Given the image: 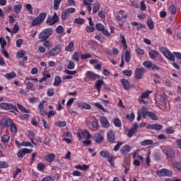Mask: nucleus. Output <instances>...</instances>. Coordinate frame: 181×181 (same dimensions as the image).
<instances>
[{
    "label": "nucleus",
    "instance_id": "2",
    "mask_svg": "<svg viewBox=\"0 0 181 181\" xmlns=\"http://www.w3.org/2000/svg\"><path fill=\"white\" fill-rule=\"evenodd\" d=\"M46 16H47V13L42 12L38 16H37L31 23L32 26H38L45 22V19H46Z\"/></svg>",
    "mask_w": 181,
    "mask_h": 181
},
{
    "label": "nucleus",
    "instance_id": "62",
    "mask_svg": "<svg viewBox=\"0 0 181 181\" xmlns=\"http://www.w3.org/2000/svg\"><path fill=\"white\" fill-rule=\"evenodd\" d=\"M74 22H75V23H77L78 25H83V23H84V19L77 18H75Z\"/></svg>",
    "mask_w": 181,
    "mask_h": 181
},
{
    "label": "nucleus",
    "instance_id": "51",
    "mask_svg": "<svg viewBox=\"0 0 181 181\" xmlns=\"http://www.w3.org/2000/svg\"><path fill=\"white\" fill-rule=\"evenodd\" d=\"M147 117H149V118H151V119H153V121H157L158 119V116H156L155 113L153 112H148V115H147Z\"/></svg>",
    "mask_w": 181,
    "mask_h": 181
},
{
    "label": "nucleus",
    "instance_id": "12",
    "mask_svg": "<svg viewBox=\"0 0 181 181\" xmlns=\"http://www.w3.org/2000/svg\"><path fill=\"white\" fill-rule=\"evenodd\" d=\"M149 94H152V91L146 90L141 93L140 98L138 99V101L140 104H148V101H145L144 98H149Z\"/></svg>",
    "mask_w": 181,
    "mask_h": 181
},
{
    "label": "nucleus",
    "instance_id": "61",
    "mask_svg": "<svg viewBox=\"0 0 181 181\" xmlns=\"http://www.w3.org/2000/svg\"><path fill=\"white\" fill-rule=\"evenodd\" d=\"M0 45L1 49H5V46H6V40L3 37H0Z\"/></svg>",
    "mask_w": 181,
    "mask_h": 181
},
{
    "label": "nucleus",
    "instance_id": "13",
    "mask_svg": "<svg viewBox=\"0 0 181 181\" xmlns=\"http://www.w3.org/2000/svg\"><path fill=\"white\" fill-rule=\"evenodd\" d=\"M32 152H33V149L25 148L18 151L17 156L19 158V159H22V158H23L26 153H32Z\"/></svg>",
    "mask_w": 181,
    "mask_h": 181
},
{
    "label": "nucleus",
    "instance_id": "4",
    "mask_svg": "<svg viewBox=\"0 0 181 181\" xmlns=\"http://www.w3.org/2000/svg\"><path fill=\"white\" fill-rule=\"evenodd\" d=\"M160 50L161 53L168 59V60H170V62H175L176 59L175 58V55L170 52L166 47H161L160 48Z\"/></svg>",
    "mask_w": 181,
    "mask_h": 181
},
{
    "label": "nucleus",
    "instance_id": "15",
    "mask_svg": "<svg viewBox=\"0 0 181 181\" xmlns=\"http://www.w3.org/2000/svg\"><path fill=\"white\" fill-rule=\"evenodd\" d=\"M12 122V119L4 118L0 120V126L3 127L4 128H9Z\"/></svg>",
    "mask_w": 181,
    "mask_h": 181
},
{
    "label": "nucleus",
    "instance_id": "64",
    "mask_svg": "<svg viewBox=\"0 0 181 181\" xmlns=\"http://www.w3.org/2000/svg\"><path fill=\"white\" fill-rule=\"evenodd\" d=\"M41 181H54V179H53V177L48 175L42 178Z\"/></svg>",
    "mask_w": 181,
    "mask_h": 181
},
{
    "label": "nucleus",
    "instance_id": "3",
    "mask_svg": "<svg viewBox=\"0 0 181 181\" xmlns=\"http://www.w3.org/2000/svg\"><path fill=\"white\" fill-rule=\"evenodd\" d=\"M0 108L1 110H4V111H10L13 110V111H16V112H19L18 107L16 105H14L12 103H0Z\"/></svg>",
    "mask_w": 181,
    "mask_h": 181
},
{
    "label": "nucleus",
    "instance_id": "50",
    "mask_svg": "<svg viewBox=\"0 0 181 181\" xmlns=\"http://www.w3.org/2000/svg\"><path fill=\"white\" fill-rule=\"evenodd\" d=\"M153 64L150 61H145L143 62L144 67H146V69H152V66Z\"/></svg>",
    "mask_w": 181,
    "mask_h": 181
},
{
    "label": "nucleus",
    "instance_id": "33",
    "mask_svg": "<svg viewBox=\"0 0 181 181\" xmlns=\"http://www.w3.org/2000/svg\"><path fill=\"white\" fill-rule=\"evenodd\" d=\"M76 169H79L80 170H88L90 169V165L83 164V165H76L75 166Z\"/></svg>",
    "mask_w": 181,
    "mask_h": 181
},
{
    "label": "nucleus",
    "instance_id": "16",
    "mask_svg": "<svg viewBox=\"0 0 181 181\" xmlns=\"http://www.w3.org/2000/svg\"><path fill=\"white\" fill-rule=\"evenodd\" d=\"M62 50V47H60L59 45H57L54 48H52L49 52V56H57L59 53H60V51Z\"/></svg>",
    "mask_w": 181,
    "mask_h": 181
},
{
    "label": "nucleus",
    "instance_id": "28",
    "mask_svg": "<svg viewBox=\"0 0 181 181\" xmlns=\"http://www.w3.org/2000/svg\"><path fill=\"white\" fill-rule=\"evenodd\" d=\"M148 55L149 57L151 58L152 59H156V57H159V52L156 50L151 49L148 52Z\"/></svg>",
    "mask_w": 181,
    "mask_h": 181
},
{
    "label": "nucleus",
    "instance_id": "8",
    "mask_svg": "<svg viewBox=\"0 0 181 181\" xmlns=\"http://www.w3.org/2000/svg\"><path fill=\"white\" fill-rule=\"evenodd\" d=\"M172 173H173L171 170L166 168H163L156 171V175H158V176L160 177H163L165 176H167L168 177H172Z\"/></svg>",
    "mask_w": 181,
    "mask_h": 181
},
{
    "label": "nucleus",
    "instance_id": "57",
    "mask_svg": "<svg viewBox=\"0 0 181 181\" xmlns=\"http://www.w3.org/2000/svg\"><path fill=\"white\" fill-rule=\"evenodd\" d=\"M86 30L87 33H93V32L95 30V28L93 27V25H87L86 28Z\"/></svg>",
    "mask_w": 181,
    "mask_h": 181
},
{
    "label": "nucleus",
    "instance_id": "56",
    "mask_svg": "<svg viewBox=\"0 0 181 181\" xmlns=\"http://www.w3.org/2000/svg\"><path fill=\"white\" fill-rule=\"evenodd\" d=\"M122 74L126 76V77H131L132 76V70H124Z\"/></svg>",
    "mask_w": 181,
    "mask_h": 181
},
{
    "label": "nucleus",
    "instance_id": "60",
    "mask_svg": "<svg viewBox=\"0 0 181 181\" xmlns=\"http://www.w3.org/2000/svg\"><path fill=\"white\" fill-rule=\"evenodd\" d=\"M126 118H127V119H130L131 122H132V121H134V119H135V113L131 112L130 115H127Z\"/></svg>",
    "mask_w": 181,
    "mask_h": 181
},
{
    "label": "nucleus",
    "instance_id": "29",
    "mask_svg": "<svg viewBox=\"0 0 181 181\" xmlns=\"http://www.w3.org/2000/svg\"><path fill=\"white\" fill-rule=\"evenodd\" d=\"M28 136L30 138V141L32 144H33V145H35V146H37V145H39V144L35 143V132H33V131H30L28 132Z\"/></svg>",
    "mask_w": 181,
    "mask_h": 181
},
{
    "label": "nucleus",
    "instance_id": "9",
    "mask_svg": "<svg viewBox=\"0 0 181 181\" xmlns=\"http://www.w3.org/2000/svg\"><path fill=\"white\" fill-rule=\"evenodd\" d=\"M146 73L145 68H137L134 71V77L136 80H141L144 78V74Z\"/></svg>",
    "mask_w": 181,
    "mask_h": 181
},
{
    "label": "nucleus",
    "instance_id": "22",
    "mask_svg": "<svg viewBox=\"0 0 181 181\" xmlns=\"http://www.w3.org/2000/svg\"><path fill=\"white\" fill-rule=\"evenodd\" d=\"M76 105H78L79 108H82L83 110H91V105L84 102H78L76 103Z\"/></svg>",
    "mask_w": 181,
    "mask_h": 181
},
{
    "label": "nucleus",
    "instance_id": "39",
    "mask_svg": "<svg viewBox=\"0 0 181 181\" xmlns=\"http://www.w3.org/2000/svg\"><path fill=\"white\" fill-rule=\"evenodd\" d=\"M60 84H62V78L59 76H55L53 86L57 87L58 86H60Z\"/></svg>",
    "mask_w": 181,
    "mask_h": 181
},
{
    "label": "nucleus",
    "instance_id": "42",
    "mask_svg": "<svg viewBox=\"0 0 181 181\" xmlns=\"http://www.w3.org/2000/svg\"><path fill=\"white\" fill-rule=\"evenodd\" d=\"M10 131L14 134L18 132V127H16V124H15L13 122H12L11 124L10 125Z\"/></svg>",
    "mask_w": 181,
    "mask_h": 181
},
{
    "label": "nucleus",
    "instance_id": "14",
    "mask_svg": "<svg viewBox=\"0 0 181 181\" xmlns=\"http://www.w3.org/2000/svg\"><path fill=\"white\" fill-rule=\"evenodd\" d=\"M138 123L134 122L132 125V127L130 128L128 131V134H127V136L128 138H132V136H134V135L135 134V132H136V131H138Z\"/></svg>",
    "mask_w": 181,
    "mask_h": 181
},
{
    "label": "nucleus",
    "instance_id": "54",
    "mask_svg": "<svg viewBox=\"0 0 181 181\" xmlns=\"http://www.w3.org/2000/svg\"><path fill=\"white\" fill-rule=\"evenodd\" d=\"M26 54V52H25L24 50L22 51H19L17 53L16 57L17 59H23V57Z\"/></svg>",
    "mask_w": 181,
    "mask_h": 181
},
{
    "label": "nucleus",
    "instance_id": "58",
    "mask_svg": "<svg viewBox=\"0 0 181 181\" xmlns=\"http://www.w3.org/2000/svg\"><path fill=\"white\" fill-rule=\"evenodd\" d=\"M101 5L100 4V3H97L93 8V13H97V12H98V11H100V8Z\"/></svg>",
    "mask_w": 181,
    "mask_h": 181
},
{
    "label": "nucleus",
    "instance_id": "35",
    "mask_svg": "<svg viewBox=\"0 0 181 181\" xmlns=\"http://www.w3.org/2000/svg\"><path fill=\"white\" fill-rule=\"evenodd\" d=\"M100 156H102V158H105L106 159H108V158H110V156H111V153H110V151L105 150L101 151L100 152Z\"/></svg>",
    "mask_w": 181,
    "mask_h": 181
},
{
    "label": "nucleus",
    "instance_id": "25",
    "mask_svg": "<svg viewBox=\"0 0 181 181\" xmlns=\"http://www.w3.org/2000/svg\"><path fill=\"white\" fill-rule=\"evenodd\" d=\"M103 86H104V80L99 79L96 81L95 84V88H96L98 93H100V91H101V87H103Z\"/></svg>",
    "mask_w": 181,
    "mask_h": 181
},
{
    "label": "nucleus",
    "instance_id": "34",
    "mask_svg": "<svg viewBox=\"0 0 181 181\" xmlns=\"http://www.w3.org/2000/svg\"><path fill=\"white\" fill-rule=\"evenodd\" d=\"M115 159H117V157L113 155H110L109 158H107V162H109L110 165H112V168L115 167V163L114 162Z\"/></svg>",
    "mask_w": 181,
    "mask_h": 181
},
{
    "label": "nucleus",
    "instance_id": "27",
    "mask_svg": "<svg viewBox=\"0 0 181 181\" xmlns=\"http://www.w3.org/2000/svg\"><path fill=\"white\" fill-rule=\"evenodd\" d=\"M132 26H136L137 30H141V29H146V25L136 21L132 22Z\"/></svg>",
    "mask_w": 181,
    "mask_h": 181
},
{
    "label": "nucleus",
    "instance_id": "46",
    "mask_svg": "<svg viewBox=\"0 0 181 181\" xmlns=\"http://www.w3.org/2000/svg\"><path fill=\"white\" fill-rule=\"evenodd\" d=\"M45 168L46 165H45V164H43L42 163H39L37 165V170L39 172H44Z\"/></svg>",
    "mask_w": 181,
    "mask_h": 181
},
{
    "label": "nucleus",
    "instance_id": "45",
    "mask_svg": "<svg viewBox=\"0 0 181 181\" xmlns=\"http://www.w3.org/2000/svg\"><path fill=\"white\" fill-rule=\"evenodd\" d=\"M62 0H54V9L55 11H59V8L60 6Z\"/></svg>",
    "mask_w": 181,
    "mask_h": 181
},
{
    "label": "nucleus",
    "instance_id": "53",
    "mask_svg": "<svg viewBox=\"0 0 181 181\" xmlns=\"http://www.w3.org/2000/svg\"><path fill=\"white\" fill-rule=\"evenodd\" d=\"M122 141H118L117 143V145L115 146V147L113 148V151L115 152H117V151H119V148H121V146H122Z\"/></svg>",
    "mask_w": 181,
    "mask_h": 181
},
{
    "label": "nucleus",
    "instance_id": "31",
    "mask_svg": "<svg viewBox=\"0 0 181 181\" xmlns=\"http://www.w3.org/2000/svg\"><path fill=\"white\" fill-rule=\"evenodd\" d=\"M120 42L123 45V49L127 50L128 49V45H127V39H125V36L124 35L120 34Z\"/></svg>",
    "mask_w": 181,
    "mask_h": 181
},
{
    "label": "nucleus",
    "instance_id": "1",
    "mask_svg": "<svg viewBox=\"0 0 181 181\" xmlns=\"http://www.w3.org/2000/svg\"><path fill=\"white\" fill-rule=\"evenodd\" d=\"M52 35H53V29L52 28H45L39 34L38 37L42 42H45V40H47Z\"/></svg>",
    "mask_w": 181,
    "mask_h": 181
},
{
    "label": "nucleus",
    "instance_id": "11",
    "mask_svg": "<svg viewBox=\"0 0 181 181\" xmlns=\"http://www.w3.org/2000/svg\"><path fill=\"white\" fill-rule=\"evenodd\" d=\"M107 141L109 142V144H116L117 141H115L116 137H115V133H114V131L112 129L109 130L107 132Z\"/></svg>",
    "mask_w": 181,
    "mask_h": 181
},
{
    "label": "nucleus",
    "instance_id": "44",
    "mask_svg": "<svg viewBox=\"0 0 181 181\" xmlns=\"http://www.w3.org/2000/svg\"><path fill=\"white\" fill-rule=\"evenodd\" d=\"M9 139H11V136L8 134H4L1 136V142L3 144H8V142H9Z\"/></svg>",
    "mask_w": 181,
    "mask_h": 181
},
{
    "label": "nucleus",
    "instance_id": "55",
    "mask_svg": "<svg viewBox=\"0 0 181 181\" xmlns=\"http://www.w3.org/2000/svg\"><path fill=\"white\" fill-rule=\"evenodd\" d=\"M64 32V28H63V26L59 25L58 27H57L56 33L58 35H62Z\"/></svg>",
    "mask_w": 181,
    "mask_h": 181
},
{
    "label": "nucleus",
    "instance_id": "20",
    "mask_svg": "<svg viewBox=\"0 0 181 181\" xmlns=\"http://www.w3.org/2000/svg\"><path fill=\"white\" fill-rule=\"evenodd\" d=\"M163 128L162 124H148L146 126L147 129H153L154 131H160Z\"/></svg>",
    "mask_w": 181,
    "mask_h": 181
},
{
    "label": "nucleus",
    "instance_id": "36",
    "mask_svg": "<svg viewBox=\"0 0 181 181\" xmlns=\"http://www.w3.org/2000/svg\"><path fill=\"white\" fill-rule=\"evenodd\" d=\"M152 144H153V141L151 139H146L141 141L140 145L141 146H148V145H152Z\"/></svg>",
    "mask_w": 181,
    "mask_h": 181
},
{
    "label": "nucleus",
    "instance_id": "40",
    "mask_svg": "<svg viewBox=\"0 0 181 181\" xmlns=\"http://www.w3.org/2000/svg\"><path fill=\"white\" fill-rule=\"evenodd\" d=\"M149 112H150L148 111V107H146V106H143L141 107V114H142L143 118H146V115L148 116Z\"/></svg>",
    "mask_w": 181,
    "mask_h": 181
},
{
    "label": "nucleus",
    "instance_id": "43",
    "mask_svg": "<svg viewBox=\"0 0 181 181\" xmlns=\"http://www.w3.org/2000/svg\"><path fill=\"white\" fill-rule=\"evenodd\" d=\"M147 26L148 28V29H150L151 30H152V29H153V28H155V24H153V21H152V18H148L147 20Z\"/></svg>",
    "mask_w": 181,
    "mask_h": 181
},
{
    "label": "nucleus",
    "instance_id": "52",
    "mask_svg": "<svg viewBox=\"0 0 181 181\" xmlns=\"http://www.w3.org/2000/svg\"><path fill=\"white\" fill-rule=\"evenodd\" d=\"M91 57H93V56L88 53L81 54V60H87V59H91Z\"/></svg>",
    "mask_w": 181,
    "mask_h": 181
},
{
    "label": "nucleus",
    "instance_id": "23",
    "mask_svg": "<svg viewBox=\"0 0 181 181\" xmlns=\"http://www.w3.org/2000/svg\"><path fill=\"white\" fill-rule=\"evenodd\" d=\"M120 81L122 83L124 90H129V88H131V83H129V81H128V79L123 78L121 79Z\"/></svg>",
    "mask_w": 181,
    "mask_h": 181
},
{
    "label": "nucleus",
    "instance_id": "32",
    "mask_svg": "<svg viewBox=\"0 0 181 181\" xmlns=\"http://www.w3.org/2000/svg\"><path fill=\"white\" fill-rule=\"evenodd\" d=\"M71 60H73V62H75L76 63H78L80 60V52H75L71 57Z\"/></svg>",
    "mask_w": 181,
    "mask_h": 181
},
{
    "label": "nucleus",
    "instance_id": "18",
    "mask_svg": "<svg viewBox=\"0 0 181 181\" xmlns=\"http://www.w3.org/2000/svg\"><path fill=\"white\" fill-rule=\"evenodd\" d=\"M100 124L103 127V128H110V122L108 119L105 116H102L100 118Z\"/></svg>",
    "mask_w": 181,
    "mask_h": 181
},
{
    "label": "nucleus",
    "instance_id": "5",
    "mask_svg": "<svg viewBox=\"0 0 181 181\" xmlns=\"http://www.w3.org/2000/svg\"><path fill=\"white\" fill-rule=\"evenodd\" d=\"M98 78H100V75L91 71H87L86 73V76L84 78V81L86 83H88V81H91V80L95 81V80H98Z\"/></svg>",
    "mask_w": 181,
    "mask_h": 181
},
{
    "label": "nucleus",
    "instance_id": "63",
    "mask_svg": "<svg viewBox=\"0 0 181 181\" xmlns=\"http://www.w3.org/2000/svg\"><path fill=\"white\" fill-rule=\"evenodd\" d=\"M174 166L176 169H177V170L181 172V163L176 161L174 163Z\"/></svg>",
    "mask_w": 181,
    "mask_h": 181
},
{
    "label": "nucleus",
    "instance_id": "41",
    "mask_svg": "<svg viewBox=\"0 0 181 181\" xmlns=\"http://www.w3.org/2000/svg\"><path fill=\"white\" fill-rule=\"evenodd\" d=\"M18 108L22 111V112H24L25 114H29L30 111L28 110H26V107H23V105H21L20 103H17Z\"/></svg>",
    "mask_w": 181,
    "mask_h": 181
},
{
    "label": "nucleus",
    "instance_id": "30",
    "mask_svg": "<svg viewBox=\"0 0 181 181\" xmlns=\"http://www.w3.org/2000/svg\"><path fill=\"white\" fill-rule=\"evenodd\" d=\"M66 52H74L76 50V48L74 47V42L73 41L70 42L68 45V46L65 47Z\"/></svg>",
    "mask_w": 181,
    "mask_h": 181
},
{
    "label": "nucleus",
    "instance_id": "49",
    "mask_svg": "<svg viewBox=\"0 0 181 181\" xmlns=\"http://www.w3.org/2000/svg\"><path fill=\"white\" fill-rule=\"evenodd\" d=\"M69 15L70 14L68 13L67 10L64 11L61 15L62 21H66Z\"/></svg>",
    "mask_w": 181,
    "mask_h": 181
},
{
    "label": "nucleus",
    "instance_id": "26",
    "mask_svg": "<svg viewBox=\"0 0 181 181\" xmlns=\"http://www.w3.org/2000/svg\"><path fill=\"white\" fill-rule=\"evenodd\" d=\"M46 162H49V163H52L54 159H56V155L54 153H49L44 158Z\"/></svg>",
    "mask_w": 181,
    "mask_h": 181
},
{
    "label": "nucleus",
    "instance_id": "6",
    "mask_svg": "<svg viewBox=\"0 0 181 181\" xmlns=\"http://www.w3.org/2000/svg\"><path fill=\"white\" fill-rule=\"evenodd\" d=\"M58 22L59 16L56 13H54L52 17L49 16L46 19V23L49 25V26H53V25H56Z\"/></svg>",
    "mask_w": 181,
    "mask_h": 181
},
{
    "label": "nucleus",
    "instance_id": "17",
    "mask_svg": "<svg viewBox=\"0 0 181 181\" xmlns=\"http://www.w3.org/2000/svg\"><path fill=\"white\" fill-rule=\"evenodd\" d=\"M23 8V6H22L21 4H16L13 6V9L15 12V14L16 15V16H14V18H19L18 15L22 11Z\"/></svg>",
    "mask_w": 181,
    "mask_h": 181
},
{
    "label": "nucleus",
    "instance_id": "21",
    "mask_svg": "<svg viewBox=\"0 0 181 181\" xmlns=\"http://www.w3.org/2000/svg\"><path fill=\"white\" fill-rule=\"evenodd\" d=\"M131 147L129 145L126 144L123 146L120 149V153L122 155H127V153H129L131 152Z\"/></svg>",
    "mask_w": 181,
    "mask_h": 181
},
{
    "label": "nucleus",
    "instance_id": "7",
    "mask_svg": "<svg viewBox=\"0 0 181 181\" xmlns=\"http://www.w3.org/2000/svg\"><path fill=\"white\" fill-rule=\"evenodd\" d=\"M95 28H96L97 30H98L99 32H102V33L105 36H106V37H110V36H111V34L110 33V32L107 31V29H105V26H104V25H103V23H97L95 24Z\"/></svg>",
    "mask_w": 181,
    "mask_h": 181
},
{
    "label": "nucleus",
    "instance_id": "59",
    "mask_svg": "<svg viewBox=\"0 0 181 181\" xmlns=\"http://www.w3.org/2000/svg\"><path fill=\"white\" fill-rule=\"evenodd\" d=\"M169 11L171 13V15H176V6H175V5H172L170 6L169 8Z\"/></svg>",
    "mask_w": 181,
    "mask_h": 181
},
{
    "label": "nucleus",
    "instance_id": "38",
    "mask_svg": "<svg viewBox=\"0 0 181 181\" xmlns=\"http://www.w3.org/2000/svg\"><path fill=\"white\" fill-rule=\"evenodd\" d=\"M124 60L126 63H129L131 62V52L126 50L124 52Z\"/></svg>",
    "mask_w": 181,
    "mask_h": 181
},
{
    "label": "nucleus",
    "instance_id": "24",
    "mask_svg": "<svg viewBox=\"0 0 181 181\" xmlns=\"http://www.w3.org/2000/svg\"><path fill=\"white\" fill-rule=\"evenodd\" d=\"M165 152L168 158H170V159H173V158H175V151H173V150H172V148H170V147L165 148Z\"/></svg>",
    "mask_w": 181,
    "mask_h": 181
},
{
    "label": "nucleus",
    "instance_id": "19",
    "mask_svg": "<svg viewBox=\"0 0 181 181\" xmlns=\"http://www.w3.org/2000/svg\"><path fill=\"white\" fill-rule=\"evenodd\" d=\"M93 139H94L96 144H101L103 141H104V136L101 134H95L93 136Z\"/></svg>",
    "mask_w": 181,
    "mask_h": 181
},
{
    "label": "nucleus",
    "instance_id": "47",
    "mask_svg": "<svg viewBox=\"0 0 181 181\" xmlns=\"http://www.w3.org/2000/svg\"><path fill=\"white\" fill-rule=\"evenodd\" d=\"M114 125L117 128L122 127V123H121V120L119 119V118H115L114 119Z\"/></svg>",
    "mask_w": 181,
    "mask_h": 181
},
{
    "label": "nucleus",
    "instance_id": "48",
    "mask_svg": "<svg viewBox=\"0 0 181 181\" xmlns=\"http://www.w3.org/2000/svg\"><path fill=\"white\" fill-rule=\"evenodd\" d=\"M55 125L59 128H64L67 124L66 123V121H58L56 122Z\"/></svg>",
    "mask_w": 181,
    "mask_h": 181
},
{
    "label": "nucleus",
    "instance_id": "10",
    "mask_svg": "<svg viewBox=\"0 0 181 181\" xmlns=\"http://www.w3.org/2000/svg\"><path fill=\"white\" fill-rule=\"evenodd\" d=\"M78 139H91V134L88 130H83L77 133Z\"/></svg>",
    "mask_w": 181,
    "mask_h": 181
},
{
    "label": "nucleus",
    "instance_id": "37",
    "mask_svg": "<svg viewBox=\"0 0 181 181\" xmlns=\"http://www.w3.org/2000/svg\"><path fill=\"white\" fill-rule=\"evenodd\" d=\"M4 77H6L7 80H12V78H15V77H16V73L11 71V73L6 74Z\"/></svg>",
    "mask_w": 181,
    "mask_h": 181
}]
</instances>
